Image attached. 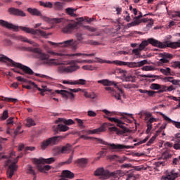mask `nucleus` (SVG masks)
<instances>
[{
    "label": "nucleus",
    "mask_w": 180,
    "mask_h": 180,
    "mask_svg": "<svg viewBox=\"0 0 180 180\" xmlns=\"http://www.w3.org/2000/svg\"><path fill=\"white\" fill-rule=\"evenodd\" d=\"M0 25L4 27H6V29H11L14 32H19V29H20L21 30H22V32H25V33L32 34V39H39L40 36H41L42 37H46L47 36L46 32L43 30H34L33 28L23 26H16L4 20H0Z\"/></svg>",
    "instance_id": "obj_1"
},
{
    "label": "nucleus",
    "mask_w": 180,
    "mask_h": 180,
    "mask_svg": "<svg viewBox=\"0 0 180 180\" xmlns=\"http://www.w3.org/2000/svg\"><path fill=\"white\" fill-rule=\"evenodd\" d=\"M15 155V152H11L10 155H5L3 153H0V160H7L5 162L6 167H8L7 169L6 174L7 178L9 179H12L15 174V171L18 169V162L19 161V158L20 156H17Z\"/></svg>",
    "instance_id": "obj_2"
},
{
    "label": "nucleus",
    "mask_w": 180,
    "mask_h": 180,
    "mask_svg": "<svg viewBox=\"0 0 180 180\" xmlns=\"http://www.w3.org/2000/svg\"><path fill=\"white\" fill-rule=\"evenodd\" d=\"M76 37L77 40L71 39L59 43L53 42L51 41H48V43L51 46H55V47H59V46H61V47H70L72 50H77V49H78L79 41H82V40H84V37L82 33L78 32L76 34Z\"/></svg>",
    "instance_id": "obj_3"
},
{
    "label": "nucleus",
    "mask_w": 180,
    "mask_h": 180,
    "mask_svg": "<svg viewBox=\"0 0 180 180\" xmlns=\"http://www.w3.org/2000/svg\"><path fill=\"white\" fill-rule=\"evenodd\" d=\"M95 176H100V179H119L123 176V172L122 170H116L110 172L109 170H105L103 167H99L94 172Z\"/></svg>",
    "instance_id": "obj_4"
},
{
    "label": "nucleus",
    "mask_w": 180,
    "mask_h": 180,
    "mask_svg": "<svg viewBox=\"0 0 180 180\" xmlns=\"http://www.w3.org/2000/svg\"><path fill=\"white\" fill-rule=\"evenodd\" d=\"M0 61H3L4 63H6V61H8V63H10V65H12L13 67H15L16 68H20V70H22V75L25 78H30L29 75H34V72H33V70L25 65H22V63H16L15 61H13V60L3 56H0Z\"/></svg>",
    "instance_id": "obj_5"
},
{
    "label": "nucleus",
    "mask_w": 180,
    "mask_h": 180,
    "mask_svg": "<svg viewBox=\"0 0 180 180\" xmlns=\"http://www.w3.org/2000/svg\"><path fill=\"white\" fill-rule=\"evenodd\" d=\"M100 63H108L109 64H115V65L126 66L130 68H137L146 65V64H150L147 60H143L139 62H124L122 60H113V61H106L98 59Z\"/></svg>",
    "instance_id": "obj_6"
},
{
    "label": "nucleus",
    "mask_w": 180,
    "mask_h": 180,
    "mask_svg": "<svg viewBox=\"0 0 180 180\" xmlns=\"http://www.w3.org/2000/svg\"><path fill=\"white\" fill-rule=\"evenodd\" d=\"M98 84H102L105 86H107L105 88V91H110V92H112V96L117 99V101H120L121 96L120 94H123V90L122 89L119 88V86L115 83V82L109 81L108 79H103V80H98ZM110 85H114L115 88L119 91V92H116V91H114L112 87H110Z\"/></svg>",
    "instance_id": "obj_7"
},
{
    "label": "nucleus",
    "mask_w": 180,
    "mask_h": 180,
    "mask_svg": "<svg viewBox=\"0 0 180 180\" xmlns=\"http://www.w3.org/2000/svg\"><path fill=\"white\" fill-rule=\"evenodd\" d=\"M63 139L64 137L61 136L48 138L41 142V150H46L48 147H53V146H57V144H58V143H60V141H61V140H63Z\"/></svg>",
    "instance_id": "obj_8"
},
{
    "label": "nucleus",
    "mask_w": 180,
    "mask_h": 180,
    "mask_svg": "<svg viewBox=\"0 0 180 180\" xmlns=\"http://www.w3.org/2000/svg\"><path fill=\"white\" fill-rule=\"evenodd\" d=\"M46 64H47L48 65H56V66L58 65L56 70V72H57V74H60L61 75H65L68 74V72H65L63 70V68H67L65 63L60 61L58 59H54V58L50 59L49 58Z\"/></svg>",
    "instance_id": "obj_9"
},
{
    "label": "nucleus",
    "mask_w": 180,
    "mask_h": 180,
    "mask_svg": "<svg viewBox=\"0 0 180 180\" xmlns=\"http://www.w3.org/2000/svg\"><path fill=\"white\" fill-rule=\"evenodd\" d=\"M85 64V60H81L79 59L71 60L69 63V65L67 68H63L64 72H68V74H72L75 72L77 70H79V66L77 64Z\"/></svg>",
    "instance_id": "obj_10"
},
{
    "label": "nucleus",
    "mask_w": 180,
    "mask_h": 180,
    "mask_svg": "<svg viewBox=\"0 0 180 180\" xmlns=\"http://www.w3.org/2000/svg\"><path fill=\"white\" fill-rule=\"evenodd\" d=\"M28 50L29 51H31V53L37 54V58L41 61H44L45 64H46L47 61L50 58V55L44 53L40 48L28 47Z\"/></svg>",
    "instance_id": "obj_11"
},
{
    "label": "nucleus",
    "mask_w": 180,
    "mask_h": 180,
    "mask_svg": "<svg viewBox=\"0 0 180 180\" xmlns=\"http://www.w3.org/2000/svg\"><path fill=\"white\" fill-rule=\"evenodd\" d=\"M98 141L101 143L103 144L104 146H108L109 147H111L112 150H117V151H122V150H129V148H134V146H126V145H122V144H115V143H109L103 139H98Z\"/></svg>",
    "instance_id": "obj_12"
},
{
    "label": "nucleus",
    "mask_w": 180,
    "mask_h": 180,
    "mask_svg": "<svg viewBox=\"0 0 180 180\" xmlns=\"http://www.w3.org/2000/svg\"><path fill=\"white\" fill-rule=\"evenodd\" d=\"M49 54H51V56H58V57H65V56H68L69 57H75V56H85L86 57H94V56H95V53H72V54H68L65 55V53H63V52H54L53 51H49L48 52Z\"/></svg>",
    "instance_id": "obj_13"
},
{
    "label": "nucleus",
    "mask_w": 180,
    "mask_h": 180,
    "mask_svg": "<svg viewBox=\"0 0 180 180\" xmlns=\"http://www.w3.org/2000/svg\"><path fill=\"white\" fill-rule=\"evenodd\" d=\"M167 86L165 85H160V88L159 91H151V90H143V89H139V92L140 94H147L148 96H154L155 94H163V92H167Z\"/></svg>",
    "instance_id": "obj_14"
},
{
    "label": "nucleus",
    "mask_w": 180,
    "mask_h": 180,
    "mask_svg": "<svg viewBox=\"0 0 180 180\" xmlns=\"http://www.w3.org/2000/svg\"><path fill=\"white\" fill-rule=\"evenodd\" d=\"M27 12H29V13L33 15L34 16H39L41 19H42V20H44V22H50V18L45 15H43V14H41V11L37 10V8H28Z\"/></svg>",
    "instance_id": "obj_15"
},
{
    "label": "nucleus",
    "mask_w": 180,
    "mask_h": 180,
    "mask_svg": "<svg viewBox=\"0 0 180 180\" xmlns=\"http://www.w3.org/2000/svg\"><path fill=\"white\" fill-rule=\"evenodd\" d=\"M80 25L79 22L69 23L62 29L63 33H72L75 29H78Z\"/></svg>",
    "instance_id": "obj_16"
},
{
    "label": "nucleus",
    "mask_w": 180,
    "mask_h": 180,
    "mask_svg": "<svg viewBox=\"0 0 180 180\" xmlns=\"http://www.w3.org/2000/svg\"><path fill=\"white\" fill-rule=\"evenodd\" d=\"M107 119H108V120L110 122H114V123L117 124V126L118 127H120V129H122L123 130V133H129V131H130V130H129V129L126 128V127H124V123H123V122H122V120L117 119V118H115V117H105Z\"/></svg>",
    "instance_id": "obj_17"
},
{
    "label": "nucleus",
    "mask_w": 180,
    "mask_h": 180,
    "mask_svg": "<svg viewBox=\"0 0 180 180\" xmlns=\"http://www.w3.org/2000/svg\"><path fill=\"white\" fill-rule=\"evenodd\" d=\"M56 94H60L62 95L63 98L65 99H71V101H74L75 99V94H73L72 92L68 91L66 90H56Z\"/></svg>",
    "instance_id": "obj_18"
},
{
    "label": "nucleus",
    "mask_w": 180,
    "mask_h": 180,
    "mask_svg": "<svg viewBox=\"0 0 180 180\" xmlns=\"http://www.w3.org/2000/svg\"><path fill=\"white\" fill-rule=\"evenodd\" d=\"M33 162L34 164H53V162H56V158H49L47 159L43 158L39 159L34 158Z\"/></svg>",
    "instance_id": "obj_19"
},
{
    "label": "nucleus",
    "mask_w": 180,
    "mask_h": 180,
    "mask_svg": "<svg viewBox=\"0 0 180 180\" xmlns=\"http://www.w3.org/2000/svg\"><path fill=\"white\" fill-rule=\"evenodd\" d=\"M8 12L10 15H13L14 16H20L21 18L26 16V13L23 11L13 7L9 8Z\"/></svg>",
    "instance_id": "obj_20"
},
{
    "label": "nucleus",
    "mask_w": 180,
    "mask_h": 180,
    "mask_svg": "<svg viewBox=\"0 0 180 180\" xmlns=\"http://www.w3.org/2000/svg\"><path fill=\"white\" fill-rule=\"evenodd\" d=\"M180 174L179 172H175V170H172L168 172L166 176H162L161 180H175L179 178Z\"/></svg>",
    "instance_id": "obj_21"
},
{
    "label": "nucleus",
    "mask_w": 180,
    "mask_h": 180,
    "mask_svg": "<svg viewBox=\"0 0 180 180\" xmlns=\"http://www.w3.org/2000/svg\"><path fill=\"white\" fill-rule=\"evenodd\" d=\"M106 128L105 127V125H101L99 128L93 129V130H86V131H83L86 134H98L99 133H102V131H105Z\"/></svg>",
    "instance_id": "obj_22"
},
{
    "label": "nucleus",
    "mask_w": 180,
    "mask_h": 180,
    "mask_svg": "<svg viewBox=\"0 0 180 180\" xmlns=\"http://www.w3.org/2000/svg\"><path fill=\"white\" fill-rule=\"evenodd\" d=\"M71 148H72V146L70 143H67L66 146L62 147L61 149H60V147H56L55 150H58L60 154H67L68 151H71Z\"/></svg>",
    "instance_id": "obj_23"
},
{
    "label": "nucleus",
    "mask_w": 180,
    "mask_h": 180,
    "mask_svg": "<svg viewBox=\"0 0 180 180\" xmlns=\"http://www.w3.org/2000/svg\"><path fill=\"white\" fill-rule=\"evenodd\" d=\"M160 56L161 57H162V58L160 60V63H169V60H168V58H169L170 60L174 58V55L168 53H161Z\"/></svg>",
    "instance_id": "obj_24"
},
{
    "label": "nucleus",
    "mask_w": 180,
    "mask_h": 180,
    "mask_svg": "<svg viewBox=\"0 0 180 180\" xmlns=\"http://www.w3.org/2000/svg\"><path fill=\"white\" fill-rule=\"evenodd\" d=\"M139 77H141V78H153L146 79L148 82H154L155 79H160V76L155 75H139Z\"/></svg>",
    "instance_id": "obj_25"
},
{
    "label": "nucleus",
    "mask_w": 180,
    "mask_h": 180,
    "mask_svg": "<svg viewBox=\"0 0 180 180\" xmlns=\"http://www.w3.org/2000/svg\"><path fill=\"white\" fill-rule=\"evenodd\" d=\"M151 39L152 40H157V39H155L153 38H149V39H148L147 41H143L139 44V50H140V51H143V49H146V47H147V46H148V44L153 45L154 47H157L155 45H153V44H151V42H150V40H151Z\"/></svg>",
    "instance_id": "obj_26"
},
{
    "label": "nucleus",
    "mask_w": 180,
    "mask_h": 180,
    "mask_svg": "<svg viewBox=\"0 0 180 180\" xmlns=\"http://www.w3.org/2000/svg\"><path fill=\"white\" fill-rule=\"evenodd\" d=\"M41 164L43 163H37V168L39 172H46V171H50L51 169V166L45 165L43 166Z\"/></svg>",
    "instance_id": "obj_27"
},
{
    "label": "nucleus",
    "mask_w": 180,
    "mask_h": 180,
    "mask_svg": "<svg viewBox=\"0 0 180 180\" xmlns=\"http://www.w3.org/2000/svg\"><path fill=\"white\" fill-rule=\"evenodd\" d=\"M154 122H157V119L154 117H150L147 121L146 134H148L150 131H151V129H153V123H154Z\"/></svg>",
    "instance_id": "obj_28"
},
{
    "label": "nucleus",
    "mask_w": 180,
    "mask_h": 180,
    "mask_svg": "<svg viewBox=\"0 0 180 180\" xmlns=\"http://www.w3.org/2000/svg\"><path fill=\"white\" fill-rule=\"evenodd\" d=\"M18 40H20V41H23L24 43H29L30 44H32L34 47H39V44L32 40H29L27 38L23 36H19Z\"/></svg>",
    "instance_id": "obj_29"
},
{
    "label": "nucleus",
    "mask_w": 180,
    "mask_h": 180,
    "mask_svg": "<svg viewBox=\"0 0 180 180\" xmlns=\"http://www.w3.org/2000/svg\"><path fill=\"white\" fill-rule=\"evenodd\" d=\"M95 60H85V64H94V63H98L99 64H104L105 63L107 64H109V63L108 62H100L99 60H101L102 61H111V60H103L101 58H95Z\"/></svg>",
    "instance_id": "obj_30"
},
{
    "label": "nucleus",
    "mask_w": 180,
    "mask_h": 180,
    "mask_svg": "<svg viewBox=\"0 0 180 180\" xmlns=\"http://www.w3.org/2000/svg\"><path fill=\"white\" fill-rule=\"evenodd\" d=\"M75 163L77 164L79 167H84L88 164V159L85 158L77 159Z\"/></svg>",
    "instance_id": "obj_31"
},
{
    "label": "nucleus",
    "mask_w": 180,
    "mask_h": 180,
    "mask_svg": "<svg viewBox=\"0 0 180 180\" xmlns=\"http://www.w3.org/2000/svg\"><path fill=\"white\" fill-rule=\"evenodd\" d=\"M24 124H25L27 127H32V126H36V122L33 119L28 117L24 121Z\"/></svg>",
    "instance_id": "obj_32"
},
{
    "label": "nucleus",
    "mask_w": 180,
    "mask_h": 180,
    "mask_svg": "<svg viewBox=\"0 0 180 180\" xmlns=\"http://www.w3.org/2000/svg\"><path fill=\"white\" fill-rule=\"evenodd\" d=\"M76 11H77V8H72L71 7H69L65 9V13H67V15H69L70 16H72L73 18H77V14L74 13Z\"/></svg>",
    "instance_id": "obj_33"
},
{
    "label": "nucleus",
    "mask_w": 180,
    "mask_h": 180,
    "mask_svg": "<svg viewBox=\"0 0 180 180\" xmlns=\"http://www.w3.org/2000/svg\"><path fill=\"white\" fill-rule=\"evenodd\" d=\"M53 8L56 11H63L64 9V3L56 1L53 4Z\"/></svg>",
    "instance_id": "obj_34"
},
{
    "label": "nucleus",
    "mask_w": 180,
    "mask_h": 180,
    "mask_svg": "<svg viewBox=\"0 0 180 180\" xmlns=\"http://www.w3.org/2000/svg\"><path fill=\"white\" fill-rule=\"evenodd\" d=\"M57 129L59 131H68V130L70 129V127H68L67 125H64L63 124H59L57 126Z\"/></svg>",
    "instance_id": "obj_35"
},
{
    "label": "nucleus",
    "mask_w": 180,
    "mask_h": 180,
    "mask_svg": "<svg viewBox=\"0 0 180 180\" xmlns=\"http://www.w3.org/2000/svg\"><path fill=\"white\" fill-rule=\"evenodd\" d=\"M74 158V156L72 155H71L69 158L68 159L67 161L65 162H61L59 163V165L60 167H62L63 165H70V164H71V162H72V159Z\"/></svg>",
    "instance_id": "obj_36"
},
{
    "label": "nucleus",
    "mask_w": 180,
    "mask_h": 180,
    "mask_svg": "<svg viewBox=\"0 0 180 180\" xmlns=\"http://www.w3.org/2000/svg\"><path fill=\"white\" fill-rule=\"evenodd\" d=\"M82 69L87 71H94L96 70V67L93 66L92 65H86L82 66Z\"/></svg>",
    "instance_id": "obj_37"
},
{
    "label": "nucleus",
    "mask_w": 180,
    "mask_h": 180,
    "mask_svg": "<svg viewBox=\"0 0 180 180\" xmlns=\"http://www.w3.org/2000/svg\"><path fill=\"white\" fill-rule=\"evenodd\" d=\"M142 71H155V67L146 65L141 68Z\"/></svg>",
    "instance_id": "obj_38"
},
{
    "label": "nucleus",
    "mask_w": 180,
    "mask_h": 180,
    "mask_svg": "<svg viewBox=\"0 0 180 180\" xmlns=\"http://www.w3.org/2000/svg\"><path fill=\"white\" fill-rule=\"evenodd\" d=\"M174 150H179L180 149V136H177L175 140V143L174 145Z\"/></svg>",
    "instance_id": "obj_39"
},
{
    "label": "nucleus",
    "mask_w": 180,
    "mask_h": 180,
    "mask_svg": "<svg viewBox=\"0 0 180 180\" xmlns=\"http://www.w3.org/2000/svg\"><path fill=\"white\" fill-rule=\"evenodd\" d=\"M75 85H86V80L84 79H79V80H75Z\"/></svg>",
    "instance_id": "obj_40"
},
{
    "label": "nucleus",
    "mask_w": 180,
    "mask_h": 180,
    "mask_svg": "<svg viewBox=\"0 0 180 180\" xmlns=\"http://www.w3.org/2000/svg\"><path fill=\"white\" fill-rule=\"evenodd\" d=\"M125 80L127 82H136V76L128 75V76L125 77Z\"/></svg>",
    "instance_id": "obj_41"
},
{
    "label": "nucleus",
    "mask_w": 180,
    "mask_h": 180,
    "mask_svg": "<svg viewBox=\"0 0 180 180\" xmlns=\"http://www.w3.org/2000/svg\"><path fill=\"white\" fill-rule=\"evenodd\" d=\"M160 72L164 75H171V68H167L166 69H160Z\"/></svg>",
    "instance_id": "obj_42"
},
{
    "label": "nucleus",
    "mask_w": 180,
    "mask_h": 180,
    "mask_svg": "<svg viewBox=\"0 0 180 180\" xmlns=\"http://www.w3.org/2000/svg\"><path fill=\"white\" fill-rule=\"evenodd\" d=\"M150 89L160 91V89L161 88V84L153 83L152 84H150Z\"/></svg>",
    "instance_id": "obj_43"
},
{
    "label": "nucleus",
    "mask_w": 180,
    "mask_h": 180,
    "mask_svg": "<svg viewBox=\"0 0 180 180\" xmlns=\"http://www.w3.org/2000/svg\"><path fill=\"white\" fill-rule=\"evenodd\" d=\"M141 21L140 20H134L131 23L127 24V27H133V26H138V25L141 24Z\"/></svg>",
    "instance_id": "obj_44"
},
{
    "label": "nucleus",
    "mask_w": 180,
    "mask_h": 180,
    "mask_svg": "<svg viewBox=\"0 0 180 180\" xmlns=\"http://www.w3.org/2000/svg\"><path fill=\"white\" fill-rule=\"evenodd\" d=\"M148 139H150V136H147L146 137V139H144L142 141H140L139 142L134 143V146H140V144H144V143H147V141H148Z\"/></svg>",
    "instance_id": "obj_45"
},
{
    "label": "nucleus",
    "mask_w": 180,
    "mask_h": 180,
    "mask_svg": "<svg viewBox=\"0 0 180 180\" xmlns=\"http://www.w3.org/2000/svg\"><path fill=\"white\" fill-rule=\"evenodd\" d=\"M28 172V174H30L31 175L36 176V172H34L32 165H28V172Z\"/></svg>",
    "instance_id": "obj_46"
},
{
    "label": "nucleus",
    "mask_w": 180,
    "mask_h": 180,
    "mask_svg": "<svg viewBox=\"0 0 180 180\" xmlns=\"http://www.w3.org/2000/svg\"><path fill=\"white\" fill-rule=\"evenodd\" d=\"M28 172V174H30L31 175L36 176V172H34L32 165H28V172Z\"/></svg>",
    "instance_id": "obj_47"
},
{
    "label": "nucleus",
    "mask_w": 180,
    "mask_h": 180,
    "mask_svg": "<svg viewBox=\"0 0 180 180\" xmlns=\"http://www.w3.org/2000/svg\"><path fill=\"white\" fill-rule=\"evenodd\" d=\"M155 139H157V135L152 136L151 139L146 143V146H151V144H153L154 141H155Z\"/></svg>",
    "instance_id": "obj_48"
},
{
    "label": "nucleus",
    "mask_w": 180,
    "mask_h": 180,
    "mask_svg": "<svg viewBox=\"0 0 180 180\" xmlns=\"http://www.w3.org/2000/svg\"><path fill=\"white\" fill-rule=\"evenodd\" d=\"M75 122L74 120L69 119V120H64V124H66L67 126H71V124H74Z\"/></svg>",
    "instance_id": "obj_49"
},
{
    "label": "nucleus",
    "mask_w": 180,
    "mask_h": 180,
    "mask_svg": "<svg viewBox=\"0 0 180 180\" xmlns=\"http://www.w3.org/2000/svg\"><path fill=\"white\" fill-rule=\"evenodd\" d=\"M16 79L18 81H20V82H29L30 84V82H32V81H29L27 80V79L26 78H22V77L19 76L16 77Z\"/></svg>",
    "instance_id": "obj_50"
},
{
    "label": "nucleus",
    "mask_w": 180,
    "mask_h": 180,
    "mask_svg": "<svg viewBox=\"0 0 180 180\" xmlns=\"http://www.w3.org/2000/svg\"><path fill=\"white\" fill-rule=\"evenodd\" d=\"M8 110H5L3 112V115L0 117L1 120H6V118L8 117Z\"/></svg>",
    "instance_id": "obj_51"
},
{
    "label": "nucleus",
    "mask_w": 180,
    "mask_h": 180,
    "mask_svg": "<svg viewBox=\"0 0 180 180\" xmlns=\"http://www.w3.org/2000/svg\"><path fill=\"white\" fill-rule=\"evenodd\" d=\"M172 67L173 68H179L180 69V61H175L172 63Z\"/></svg>",
    "instance_id": "obj_52"
},
{
    "label": "nucleus",
    "mask_w": 180,
    "mask_h": 180,
    "mask_svg": "<svg viewBox=\"0 0 180 180\" xmlns=\"http://www.w3.org/2000/svg\"><path fill=\"white\" fill-rule=\"evenodd\" d=\"M81 139H83L84 140H94V137L92 136H86L85 135H81L78 140Z\"/></svg>",
    "instance_id": "obj_53"
},
{
    "label": "nucleus",
    "mask_w": 180,
    "mask_h": 180,
    "mask_svg": "<svg viewBox=\"0 0 180 180\" xmlns=\"http://www.w3.org/2000/svg\"><path fill=\"white\" fill-rule=\"evenodd\" d=\"M87 115L89 117H95L96 116V112H95V111H93V110H89L87 112Z\"/></svg>",
    "instance_id": "obj_54"
},
{
    "label": "nucleus",
    "mask_w": 180,
    "mask_h": 180,
    "mask_svg": "<svg viewBox=\"0 0 180 180\" xmlns=\"http://www.w3.org/2000/svg\"><path fill=\"white\" fill-rule=\"evenodd\" d=\"M4 101L5 102H14V103L18 102V99H16V98H8V97H5Z\"/></svg>",
    "instance_id": "obj_55"
},
{
    "label": "nucleus",
    "mask_w": 180,
    "mask_h": 180,
    "mask_svg": "<svg viewBox=\"0 0 180 180\" xmlns=\"http://www.w3.org/2000/svg\"><path fill=\"white\" fill-rule=\"evenodd\" d=\"M75 80H63V84H68L69 85H75Z\"/></svg>",
    "instance_id": "obj_56"
},
{
    "label": "nucleus",
    "mask_w": 180,
    "mask_h": 180,
    "mask_svg": "<svg viewBox=\"0 0 180 180\" xmlns=\"http://www.w3.org/2000/svg\"><path fill=\"white\" fill-rule=\"evenodd\" d=\"M125 13L127 16H124V20H126V22H130V20H131V18H130V15L127 11H125Z\"/></svg>",
    "instance_id": "obj_57"
},
{
    "label": "nucleus",
    "mask_w": 180,
    "mask_h": 180,
    "mask_svg": "<svg viewBox=\"0 0 180 180\" xmlns=\"http://www.w3.org/2000/svg\"><path fill=\"white\" fill-rule=\"evenodd\" d=\"M69 91L70 92H75V93H77V92H79V91H81L82 92H84V89H69Z\"/></svg>",
    "instance_id": "obj_58"
},
{
    "label": "nucleus",
    "mask_w": 180,
    "mask_h": 180,
    "mask_svg": "<svg viewBox=\"0 0 180 180\" xmlns=\"http://www.w3.org/2000/svg\"><path fill=\"white\" fill-rule=\"evenodd\" d=\"M132 53L135 54V56H140V49H133Z\"/></svg>",
    "instance_id": "obj_59"
},
{
    "label": "nucleus",
    "mask_w": 180,
    "mask_h": 180,
    "mask_svg": "<svg viewBox=\"0 0 180 180\" xmlns=\"http://www.w3.org/2000/svg\"><path fill=\"white\" fill-rule=\"evenodd\" d=\"M109 160H117L119 159V156L117 155H109L108 156Z\"/></svg>",
    "instance_id": "obj_60"
},
{
    "label": "nucleus",
    "mask_w": 180,
    "mask_h": 180,
    "mask_svg": "<svg viewBox=\"0 0 180 180\" xmlns=\"http://www.w3.org/2000/svg\"><path fill=\"white\" fill-rule=\"evenodd\" d=\"M52 20L55 23H61V22H63V18H53Z\"/></svg>",
    "instance_id": "obj_61"
},
{
    "label": "nucleus",
    "mask_w": 180,
    "mask_h": 180,
    "mask_svg": "<svg viewBox=\"0 0 180 180\" xmlns=\"http://www.w3.org/2000/svg\"><path fill=\"white\" fill-rule=\"evenodd\" d=\"M121 168L123 169L124 168H131V164H123L121 165Z\"/></svg>",
    "instance_id": "obj_62"
},
{
    "label": "nucleus",
    "mask_w": 180,
    "mask_h": 180,
    "mask_svg": "<svg viewBox=\"0 0 180 180\" xmlns=\"http://www.w3.org/2000/svg\"><path fill=\"white\" fill-rule=\"evenodd\" d=\"M45 8H53V3L50 2V1L46 2L45 3Z\"/></svg>",
    "instance_id": "obj_63"
},
{
    "label": "nucleus",
    "mask_w": 180,
    "mask_h": 180,
    "mask_svg": "<svg viewBox=\"0 0 180 180\" xmlns=\"http://www.w3.org/2000/svg\"><path fill=\"white\" fill-rule=\"evenodd\" d=\"M171 83H172L173 85H179L180 80L174 79V80H172Z\"/></svg>",
    "instance_id": "obj_64"
}]
</instances>
